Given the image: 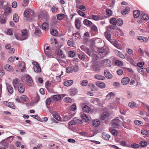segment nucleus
<instances>
[{
    "label": "nucleus",
    "instance_id": "44",
    "mask_svg": "<svg viewBox=\"0 0 149 149\" xmlns=\"http://www.w3.org/2000/svg\"><path fill=\"white\" fill-rule=\"evenodd\" d=\"M66 70L67 73H71L73 71L72 68L70 67H68L66 68Z\"/></svg>",
    "mask_w": 149,
    "mask_h": 149
},
{
    "label": "nucleus",
    "instance_id": "16",
    "mask_svg": "<svg viewBox=\"0 0 149 149\" xmlns=\"http://www.w3.org/2000/svg\"><path fill=\"white\" fill-rule=\"evenodd\" d=\"M92 125L95 127H97L99 126L100 123V121L97 119L95 120L92 121Z\"/></svg>",
    "mask_w": 149,
    "mask_h": 149
},
{
    "label": "nucleus",
    "instance_id": "49",
    "mask_svg": "<svg viewBox=\"0 0 149 149\" xmlns=\"http://www.w3.org/2000/svg\"><path fill=\"white\" fill-rule=\"evenodd\" d=\"M78 13L80 16H82L84 17H85L86 15L83 12L80 10H79L77 11Z\"/></svg>",
    "mask_w": 149,
    "mask_h": 149
},
{
    "label": "nucleus",
    "instance_id": "14",
    "mask_svg": "<svg viewBox=\"0 0 149 149\" xmlns=\"http://www.w3.org/2000/svg\"><path fill=\"white\" fill-rule=\"evenodd\" d=\"M57 54L59 56V58H64L65 57V56L63 54V51L61 49L58 50Z\"/></svg>",
    "mask_w": 149,
    "mask_h": 149
},
{
    "label": "nucleus",
    "instance_id": "2",
    "mask_svg": "<svg viewBox=\"0 0 149 149\" xmlns=\"http://www.w3.org/2000/svg\"><path fill=\"white\" fill-rule=\"evenodd\" d=\"M26 84L30 86L32 85V80L31 77L28 74H27L26 77Z\"/></svg>",
    "mask_w": 149,
    "mask_h": 149
},
{
    "label": "nucleus",
    "instance_id": "45",
    "mask_svg": "<svg viewBox=\"0 0 149 149\" xmlns=\"http://www.w3.org/2000/svg\"><path fill=\"white\" fill-rule=\"evenodd\" d=\"M115 94L112 92H110L108 93L106 96L107 99H109L111 98L112 96H114Z\"/></svg>",
    "mask_w": 149,
    "mask_h": 149
},
{
    "label": "nucleus",
    "instance_id": "36",
    "mask_svg": "<svg viewBox=\"0 0 149 149\" xmlns=\"http://www.w3.org/2000/svg\"><path fill=\"white\" fill-rule=\"evenodd\" d=\"M13 18L14 21L15 22H17L18 21V17L17 14H14L13 15Z\"/></svg>",
    "mask_w": 149,
    "mask_h": 149
},
{
    "label": "nucleus",
    "instance_id": "30",
    "mask_svg": "<svg viewBox=\"0 0 149 149\" xmlns=\"http://www.w3.org/2000/svg\"><path fill=\"white\" fill-rule=\"evenodd\" d=\"M34 71L36 72H41V69L39 66H34L33 67Z\"/></svg>",
    "mask_w": 149,
    "mask_h": 149
},
{
    "label": "nucleus",
    "instance_id": "24",
    "mask_svg": "<svg viewBox=\"0 0 149 149\" xmlns=\"http://www.w3.org/2000/svg\"><path fill=\"white\" fill-rule=\"evenodd\" d=\"M4 15H6L8 14L11 12V8L8 7H6L4 9Z\"/></svg>",
    "mask_w": 149,
    "mask_h": 149
},
{
    "label": "nucleus",
    "instance_id": "8",
    "mask_svg": "<svg viewBox=\"0 0 149 149\" xmlns=\"http://www.w3.org/2000/svg\"><path fill=\"white\" fill-rule=\"evenodd\" d=\"M6 85L8 91L10 94L13 92V88L12 86L8 83H6Z\"/></svg>",
    "mask_w": 149,
    "mask_h": 149
},
{
    "label": "nucleus",
    "instance_id": "33",
    "mask_svg": "<svg viewBox=\"0 0 149 149\" xmlns=\"http://www.w3.org/2000/svg\"><path fill=\"white\" fill-rule=\"evenodd\" d=\"M82 109L84 112H89L90 111V109L88 106L86 105L83 107Z\"/></svg>",
    "mask_w": 149,
    "mask_h": 149
},
{
    "label": "nucleus",
    "instance_id": "29",
    "mask_svg": "<svg viewBox=\"0 0 149 149\" xmlns=\"http://www.w3.org/2000/svg\"><path fill=\"white\" fill-rule=\"evenodd\" d=\"M18 83H19L18 82V79H13V84L15 88H16V87H17V86L18 85Z\"/></svg>",
    "mask_w": 149,
    "mask_h": 149
},
{
    "label": "nucleus",
    "instance_id": "9",
    "mask_svg": "<svg viewBox=\"0 0 149 149\" xmlns=\"http://www.w3.org/2000/svg\"><path fill=\"white\" fill-rule=\"evenodd\" d=\"M91 69L93 71H95L97 72H98L100 71L99 67L97 65H92L91 66Z\"/></svg>",
    "mask_w": 149,
    "mask_h": 149
},
{
    "label": "nucleus",
    "instance_id": "43",
    "mask_svg": "<svg viewBox=\"0 0 149 149\" xmlns=\"http://www.w3.org/2000/svg\"><path fill=\"white\" fill-rule=\"evenodd\" d=\"M81 118L85 120V121L86 122L88 120V118L85 114H83L81 116Z\"/></svg>",
    "mask_w": 149,
    "mask_h": 149
},
{
    "label": "nucleus",
    "instance_id": "54",
    "mask_svg": "<svg viewBox=\"0 0 149 149\" xmlns=\"http://www.w3.org/2000/svg\"><path fill=\"white\" fill-rule=\"evenodd\" d=\"M53 116L54 118H55V119L57 120L58 121H60L61 120L60 117L58 114H55Z\"/></svg>",
    "mask_w": 149,
    "mask_h": 149
},
{
    "label": "nucleus",
    "instance_id": "6",
    "mask_svg": "<svg viewBox=\"0 0 149 149\" xmlns=\"http://www.w3.org/2000/svg\"><path fill=\"white\" fill-rule=\"evenodd\" d=\"M18 85L17 86V87H16V88H18V90L20 93H23L25 91L24 86L22 84L18 83Z\"/></svg>",
    "mask_w": 149,
    "mask_h": 149
},
{
    "label": "nucleus",
    "instance_id": "40",
    "mask_svg": "<svg viewBox=\"0 0 149 149\" xmlns=\"http://www.w3.org/2000/svg\"><path fill=\"white\" fill-rule=\"evenodd\" d=\"M109 130L111 133L114 136H116L117 135V132L114 129L111 128H110Z\"/></svg>",
    "mask_w": 149,
    "mask_h": 149
},
{
    "label": "nucleus",
    "instance_id": "3",
    "mask_svg": "<svg viewBox=\"0 0 149 149\" xmlns=\"http://www.w3.org/2000/svg\"><path fill=\"white\" fill-rule=\"evenodd\" d=\"M102 64L104 66L107 67H109L111 66V61L108 59H106L102 61Z\"/></svg>",
    "mask_w": 149,
    "mask_h": 149
},
{
    "label": "nucleus",
    "instance_id": "10",
    "mask_svg": "<svg viewBox=\"0 0 149 149\" xmlns=\"http://www.w3.org/2000/svg\"><path fill=\"white\" fill-rule=\"evenodd\" d=\"M4 68L5 70L8 71L13 72V69L12 67L8 64L5 65Z\"/></svg>",
    "mask_w": 149,
    "mask_h": 149
},
{
    "label": "nucleus",
    "instance_id": "37",
    "mask_svg": "<svg viewBox=\"0 0 149 149\" xmlns=\"http://www.w3.org/2000/svg\"><path fill=\"white\" fill-rule=\"evenodd\" d=\"M53 99L56 101L60 100L61 98V96L59 95H55L53 96Z\"/></svg>",
    "mask_w": 149,
    "mask_h": 149
},
{
    "label": "nucleus",
    "instance_id": "39",
    "mask_svg": "<svg viewBox=\"0 0 149 149\" xmlns=\"http://www.w3.org/2000/svg\"><path fill=\"white\" fill-rule=\"evenodd\" d=\"M44 52L45 55L48 57H50L52 56V52L50 50H49V51L44 50Z\"/></svg>",
    "mask_w": 149,
    "mask_h": 149
},
{
    "label": "nucleus",
    "instance_id": "42",
    "mask_svg": "<svg viewBox=\"0 0 149 149\" xmlns=\"http://www.w3.org/2000/svg\"><path fill=\"white\" fill-rule=\"evenodd\" d=\"M136 103L133 102H130L128 104L129 107L131 108H133L135 107L136 106Z\"/></svg>",
    "mask_w": 149,
    "mask_h": 149
},
{
    "label": "nucleus",
    "instance_id": "60",
    "mask_svg": "<svg viewBox=\"0 0 149 149\" xmlns=\"http://www.w3.org/2000/svg\"><path fill=\"white\" fill-rule=\"evenodd\" d=\"M1 144L5 147H8V144L6 142V141L5 140H3L1 142Z\"/></svg>",
    "mask_w": 149,
    "mask_h": 149
},
{
    "label": "nucleus",
    "instance_id": "1",
    "mask_svg": "<svg viewBox=\"0 0 149 149\" xmlns=\"http://www.w3.org/2000/svg\"><path fill=\"white\" fill-rule=\"evenodd\" d=\"M120 120L118 119H115L113 120L112 126L115 128H118L119 125Z\"/></svg>",
    "mask_w": 149,
    "mask_h": 149
},
{
    "label": "nucleus",
    "instance_id": "61",
    "mask_svg": "<svg viewBox=\"0 0 149 149\" xmlns=\"http://www.w3.org/2000/svg\"><path fill=\"white\" fill-rule=\"evenodd\" d=\"M78 57L79 58L82 60H84L85 58V56L82 54L81 53L78 55Z\"/></svg>",
    "mask_w": 149,
    "mask_h": 149
},
{
    "label": "nucleus",
    "instance_id": "31",
    "mask_svg": "<svg viewBox=\"0 0 149 149\" xmlns=\"http://www.w3.org/2000/svg\"><path fill=\"white\" fill-rule=\"evenodd\" d=\"M50 33L52 35L54 36H57L58 34L57 31L54 29L50 30Z\"/></svg>",
    "mask_w": 149,
    "mask_h": 149
},
{
    "label": "nucleus",
    "instance_id": "47",
    "mask_svg": "<svg viewBox=\"0 0 149 149\" xmlns=\"http://www.w3.org/2000/svg\"><path fill=\"white\" fill-rule=\"evenodd\" d=\"M108 114L107 113H103L102 116L100 117V119L101 120H104L105 118L107 117L108 116Z\"/></svg>",
    "mask_w": 149,
    "mask_h": 149
},
{
    "label": "nucleus",
    "instance_id": "32",
    "mask_svg": "<svg viewBox=\"0 0 149 149\" xmlns=\"http://www.w3.org/2000/svg\"><path fill=\"white\" fill-rule=\"evenodd\" d=\"M20 99L21 100L26 102H28L29 101L28 98L26 96L24 95L21 96Z\"/></svg>",
    "mask_w": 149,
    "mask_h": 149
},
{
    "label": "nucleus",
    "instance_id": "11",
    "mask_svg": "<svg viewBox=\"0 0 149 149\" xmlns=\"http://www.w3.org/2000/svg\"><path fill=\"white\" fill-rule=\"evenodd\" d=\"M96 84L98 87L101 88H104L106 86L104 83L100 81L96 82Z\"/></svg>",
    "mask_w": 149,
    "mask_h": 149
},
{
    "label": "nucleus",
    "instance_id": "52",
    "mask_svg": "<svg viewBox=\"0 0 149 149\" xmlns=\"http://www.w3.org/2000/svg\"><path fill=\"white\" fill-rule=\"evenodd\" d=\"M70 109L72 111H75L76 110L77 108L75 104H74L71 105L70 107Z\"/></svg>",
    "mask_w": 149,
    "mask_h": 149
},
{
    "label": "nucleus",
    "instance_id": "46",
    "mask_svg": "<svg viewBox=\"0 0 149 149\" xmlns=\"http://www.w3.org/2000/svg\"><path fill=\"white\" fill-rule=\"evenodd\" d=\"M106 13L107 15L110 16H111L112 14V11L109 9H106Z\"/></svg>",
    "mask_w": 149,
    "mask_h": 149
},
{
    "label": "nucleus",
    "instance_id": "18",
    "mask_svg": "<svg viewBox=\"0 0 149 149\" xmlns=\"http://www.w3.org/2000/svg\"><path fill=\"white\" fill-rule=\"evenodd\" d=\"M141 18L143 20H146L148 19L149 16L145 13H143L141 15Z\"/></svg>",
    "mask_w": 149,
    "mask_h": 149
},
{
    "label": "nucleus",
    "instance_id": "35",
    "mask_svg": "<svg viewBox=\"0 0 149 149\" xmlns=\"http://www.w3.org/2000/svg\"><path fill=\"white\" fill-rule=\"evenodd\" d=\"M116 23L118 25L120 26H121L123 24V20L120 18L116 20Z\"/></svg>",
    "mask_w": 149,
    "mask_h": 149
},
{
    "label": "nucleus",
    "instance_id": "62",
    "mask_svg": "<svg viewBox=\"0 0 149 149\" xmlns=\"http://www.w3.org/2000/svg\"><path fill=\"white\" fill-rule=\"evenodd\" d=\"M51 100L50 98H48L46 101V104L47 106L49 105L51 103Z\"/></svg>",
    "mask_w": 149,
    "mask_h": 149
},
{
    "label": "nucleus",
    "instance_id": "23",
    "mask_svg": "<svg viewBox=\"0 0 149 149\" xmlns=\"http://www.w3.org/2000/svg\"><path fill=\"white\" fill-rule=\"evenodd\" d=\"M42 29L45 30H47L49 29V24L47 23H44L42 26Z\"/></svg>",
    "mask_w": 149,
    "mask_h": 149
},
{
    "label": "nucleus",
    "instance_id": "38",
    "mask_svg": "<svg viewBox=\"0 0 149 149\" xmlns=\"http://www.w3.org/2000/svg\"><path fill=\"white\" fill-rule=\"evenodd\" d=\"M68 45L70 46H72L74 44V41L72 39L69 40L67 42Z\"/></svg>",
    "mask_w": 149,
    "mask_h": 149
},
{
    "label": "nucleus",
    "instance_id": "17",
    "mask_svg": "<svg viewBox=\"0 0 149 149\" xmlns=\"http://www.w3.org/2000/svg\"><path fill=\"white\" fill-rule=\"evenodd\" d=\"M73 81L72 80H68L64 81V84L67 86H69L72 85L73 84Z\"/></svg>",
    "mask_w": 149,
    "mask_h": 149
},
{
    "label": "nucleus",
    "instance_id": "15",
    "mask_svg": "<svg viewBox=\"0 0 149 149\" xmlns=\"http://www.w3.org/2000/svg\"><path fill=\"white\" fill-rule=\"evenodd\" d=\"M81 22L78 19H76L75 21V25L76 28L79 29L81 26Z\"/></svg>",
    "mask_w": 149,
    "mask_h": 149
},
{
    "label": "nucleus",
    "instance_id": "5",
    "mask_svg": "<svg viewBox=\"0 0 149 149\" xmlns=\"http://www.w3.org/2000/svg\"><path fill=\"white\" fill-rule=\"evenodd\" d=\"M21 37L22 38V40H24L26 39L28 37V33L26 29L22 30V31Z\"/></svg>",
    "mask_w": 149,
    "mask_h": 149
},
{
    "label": "nucleus",
    "instance_id": "64",
    "mask_svg": "<svg viewBox=\"0 0 149 149\" xmlns=\"http://www.w3.org/2000/svg\"><path fill=\"white\" fill-rule=\"evenodd\" d=\"M127 97L128 98H130L132 97V93L129 91H127Z\"/></svg>",
    "mask_w": 149,
    "mask_h": 149
},
{
    "label": "nucleus",
    "instance_id": "50",
    "mask_svg": "<svg viewBox=\"0 0 149 149\" xmlns=\"http://www.w3.org/2000/svg\"><path fill=\"white\" fill-rule=\"evenodd\" d=\"M68 54L70 57H73L75 56V53L72 51H70L69 52Z\"/></svg>",
    "mask_w": 149,
    "mask_h": 149
},
{
    "label": "nucleus",
    "instance_id": "48",
    "mask_svg": "<svg viewBox=\"0 0 149 149\" xmlns=\"http://www.w3.org/2000/svg\"><path fill=\"white\" fill-rule=\"evenodd\" d=\"M115 64L117 65L120 66L123 65V63L122 62L117 60L115 61Z\"/></svg>",
    "mask_w": 149,
    "mask_h": 149
},
{
    "label": "nucleus",
    "instance_id": "34",
    "mask_svg": "<svg viewBox=\"0 0 149 149\" xmlns=\"http://www.w3.org/2000/svg\"><path fill=\"white\" fill-rule=\"evenodd\" d=\"M83 23L84 24L88 26H90L92 24V23L91 21L87 19H85L83 22Z\"/></svg>",
    "mask_w": 149,
    "mask_h": 149
},
{
    "label": "nucleus",
    "instance_id": "21",
    "mask_svg": "<svg viewBox=\"0 0 149 149\" xmlns=\"http://www.w3.org/2000/svg\"><path fill=\"white\" fill-rule=\"evenodd\" d=\"M104 73L105 77L107 78L111 79L112 77L113 76L107 71H104Z\"/></svg>",
    "mask_w": 149,
    "mask_h": 149
},
{
    "label": "nucleus",
    "instance_id": "13",
    "mask_svg": "<svg viewBox=\"0 0 149 149\" xmlns=\"http://www.w3.org/2000/svg\"><path fill=\"white\" fill-rule=\"evenodd\" d=\"M104 35L107 39L109 41L111 42V35L110 33L108 31H107L104 33Z\"/></svg>",
    "mask_w": 149,
    "mask_h": 149
},
{
    "label": "nucleus",
    "instance_id": "56",
    "mask_svg": "<svg viewBox=\"0 0 149 149\" xmlns=\"http://www.w3.org/2000/svg\"><path fill=\"white\" fill-rule=\"evenodd\" d=\"M147 143L146 141H141L140 143L141 146L143 147H146L147 145Z\"/></svg>",
    "mask_w": 149,
    "mask_h": 149
},
{
    "label": "nucleus",
    "instance_id": "53",
    "mask_svg": "<svg viewBox=\"0 0 149 149\" xmlns=\"http://www.w3.org/2000/svg\"><path fill=\"white\" fill-rule=\"evenodd\" d=\"M114 31H113V33H114V32H116L118 33H120V35H121L123 34V33L121 29H114Z\"/></svg>",
    "mask_w": 149,
    "mask_h": 149
},
{
    "label": "nucleus",
    "instance_id": "63",
    "mask_svg": "<svg viewBox=\"0 0 149 149\" xmlns=\"http://www.w3.org/2000/svg\"><path fill=\"white\" fill-rule=\"evenodd\" d=\"M79 8L82 11H85L86 9V7L83 5H80L79 7Z\"/></svg>",
    "mask_w": 149,
    "mask_h": 149
},
{
    "label": "nucleus",
    "instance_id": "7",
    "mask_svg": "<svg viewBox=\"0 0 149 149\" xmlns=\"http://www.w3.org/2000/svg\"><path fill=\"white\" fill-rule=\"evenodd\" d=\"M130 81V79L127 77H125L122 79L121 83L123 85H126L129 83Z\"/></svg>",
    "mask_w": 149,
    "mask_h": 149
},
{
    "label": "nucleus",
    "instance_id": "25",
    "mask_svg": "<svg viewBox=\"0 0 149 149\" xmlns=\"http://www.w3.org/2000/svg\"><path fill=\"white\" fill-rule=\"evenodd\" d=\"M140 15V11L138 10H136L133 12V15L135 18H138Z\"/></svg>",
    "mask_w": 149,
    "mask_h": 149
},
{
    "label": "nucleus",
    "instance_id": "51",
    "mask_svg": "<svg viewBox=\"0 0 149 149\" xmlns=\"http://www.w3.org/2000/svg\"><path fill=\"white\" fill-rule=\"evenodd\" d=\"M116 19L115 18H113L111 19L110 21V23L111 24H113L114 25H116Z\"/></svg>",
    "mask_w": 149,
    "mask_h": 149
},
{
    "label": "nucleus",
    "instance_id": "26",
    "mask_svg": "<svg viewBox=\"0 0 149 149\" xmlns=\"http://www.w3.org/2000/svg\"><path fill=\"white\" fill-rule=\"evenodd\" d=\"M111 43L115 47L118 49H120V47L118 43L116 41H111Z\"/></svg>",
    "mask_w": 149,
    "mask_h": 149
},
{
    "label": "nucleus",
    "instance_id": "22",
    "mask_svg": "<svg viewBox=\"0 0 149 149\" xmlns=\"http://www.w3.org/2000/svg\"><path fill=\"white\" fill-rule=\"evenodd\" d=\"M102 135V137L106 140H108L110 137V135L106 133H103Z\"/></svg>",
    "mask_w": 149,
    "mask_h": 149
},
{
    "label": "nucleus",
    "instance_id": "55",
    "mask_svg": "<svg viewBox=\"0 0 149 149\" xmlns=\"http://www.w3.org/2000/svg\"><path fill=\"white\" fill-rule=\"evenodd\" d=\"M88 83V81L86 80H85L82 81L81 84L83 86H86L87 85Z\"/></svg>",
    "mask_w": 149,
    "mask_h": 149
},
{
    "label": "nucleus",
    "instance_id": "28",
    "mask_svg": "<svg viewBox=\"0 0 149 149\" xmlns=\"http://www.w3.org/2000/svg\"><path fill=\"white\" fill-rule=\"evenodd\" d=\"M65 15L63 13L58 14L56 15L57 19L59 20L63 19L65 17Z\"/></svg>",
    "mask_w": 149,
    "mask_h": 149
},
{
    "label": "nucleus",
    "instance_id": "41",
    "mask_svg": "<svg viewBox=\"0 0 149 149\" xmlns=\"http://www.w3.org/2000/svg\"><path fill=\"white\" fill-rule=\"evenodd\" d=\"M15 56H14L10 57L8 59V63H12L15 60Z\"/></svg>",
    "mask_w": 149,
    "mask_h": 149
},
{
    "label": "nucleus",
    "instance_id": "20",
    "mask_svg": "<svg viewBox=\"0 0 149 149\" xmlns=\"http://www.w3.org/2000/svg\"><path fill=\"white\" fill-rule=\"evenodd\" d=\"M94 77L95 79L99 80H104L105 79L104 77L99 74H95Z\"/></svg>",
    "mask_w": 149,
    "mask_h": 149
},
{
    "label": "nucleus",
    "instance_id": "12",
    "mask_svg": "<svg viewBox=\"0 0 149 149\" xmlns=\"http://www.w3.org/2000/svg\"><path fill=\"white\" fill-rule=\"evenodd\" d=\"M116 54L118 56H119L120 57L122 58H124L125 56L121 52L117 50H114Z\"/></svg>",
    "mask_w": 149,
    "mask_h": 149
},
{
    "label": "nucleus",
    "instance_id": "57",
    "mask_svg": "<svg viewBox=\"0 0 149 149\" xmlns=\"http://www.w3.org/2000/svg\"><path fill=\"white\" fill-rule=\"evenodd\" d=\"M117 73L118 75H121L123 73V71L122 69H119L117 71Z\"/></svg>",
    "mask_w": 149,
    "mask_h": 149
},
{
    "label": "nucleus",
    "instance_id": "59",
    "mask_svg": "<svg viewBox=\"0 0 149 149\" xmlns=\"http://www.w3.org/2000/svg\"><path fill=\"white\" fill-rule=\"evenodd\" d=\"M30 13L29 11L25 10L24 13V15L25 17L27 18L29 17Z\"/></svg>",
    "mask_w": 149,
    "mask_h": 149
},
{
    "label": "nucleus",
    "instance_id": "27",
    "mask_svg": "<svg viewBox=\"0 0 149 149\" xmlns=\"http://www.w3.org/2000/svg\"><path fill=\"white\" fill-rule=\"evenodd\" d=\"M130 10V8L128 7H126L122 11V13L123 15L127 14Z\"/></svg>",
    "mask_w": 149,
    "mask_h": 149
},
{
    "label": "nucleus",
    "instance_id": "19",
    "mask_svg": "<svg viewBox=\"0 0 149 149\" xmlns=\"http://www.w3.org/2000/svg\"><path fill=\"white\" fill-rule=\"evenodd\" d=\"M138 39L141 42H146L148 40V38L146 37L139 36L138 37Z\"/></svg>",
    "mask_w": 149,
    "mask_h": 149
},
{
    "label": "nucleus",
    "instance_id": "58",
    "mask_svg": "<svg viewBox=\"0 0 149 149\" xmlns=\"http://www.w3.org/2000/svg\"><path fill=\"white\" fill-rule=\"evenodd\" d=\"M73 71L75 72H77L79 70V68L77 65H75L72 68Z\"/></svg>",
    "mask_w": 149,
    "mask_h": 149
},
{
    "label": "nucleus",
    "instance_id": "4",
    "mask_svg": "<svg viewBox=\"0 0 149 149\" xmlns=\"http://www.w3.org/2000/svg\"><path fill=\"white\" fill-rule=\"evenodd\" d=\"M3 104L9 107L14 109L15 108V106L13 102H10L7 101H5L3 102Z\"/></svg>",
    "mask_w": 149,
    "mask_h": 149
}]
</instances>
